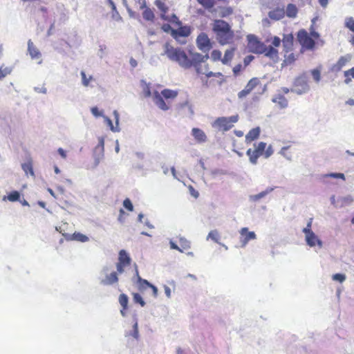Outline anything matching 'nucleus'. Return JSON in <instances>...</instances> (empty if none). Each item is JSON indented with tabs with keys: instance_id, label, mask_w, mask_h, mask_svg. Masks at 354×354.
I'll return each instance as SVG.
<instances>
[{
	"instance_id": "nucleus-63",
	"label": "nucleus",
	"mask_w": 354,
	"mask_h": 354,
	"mask_svg": "<svg viewBox=\"0 0 354 354\" xmlns=\"http://www.w3.org/2000/svg\"><path fill=\"white\" fill-rule=\"evenodd\" d=\"M318 2L323 8H326L328 4V0H318Z\"/></svg>"
},
{
	"instance_id": "nucleus-33",
	"label": "nucleus",
	"mask_w": 354,
	"mask_h": 354,
	"mask_svg": "<svg viewBox=\"0 0 354 354\" xmlns=\"http://www.w3.org/2000/svg\"><path fill=\"white\" fill-rule=\"evenodd\" d=\"M197 2L207 10H211L215 6V0H196Z\"/></svg>"
},
{
	"instance_id": "nucleus-9",
	"label": "nucleus",
	"mask_w": 354,
	"mask_h": 354,
	"mask_svg": "<svg viewBox=\"0 0 354 354\" xmlns=\"http://www.w3.org/2000/svg\"><path fill=\"white\" fill-rule=\"evenodd\" d=\"M248 48L249 51L254 54H262L265 49V44L260 41L258 37L254 35H249L247 37Z\"/></svg>"
},
{
	"instance_id": "nucleus-51",
	"label": "nucleus",
	"mask_w": 354,
	"mask_h": 354,
	"mask_svg": "<svg viewBox=\"0 0 354 354\" xmlns=\"http://www.w3.org/2000/svg\"><path fill=\"white\" fill-rule=\"evenodd\" d=\"M268 192H267V191L261 192L259 193L258 194L252 195L250 196V199L253 201H257L259 199H261V198H263L264 196H266V194H268Z\"/></svg>"
},
{
	"instance_id": "nucleus-41",
	"label": "nucleus",
	"mask_w": 354,
	"mask_h": 354,
	"mask_svg": "<svg viewBox=\"0 0 354 354\" xmlns=\"http://www.w3.org/2000/svg\"><path fill=\"white\" fill-rule=\"evenodd\" d=\"M344 26L354 33V18L352 17H346L345 19Z\"/></svg>"
},
{
	"instance_id": "nucleus-58",
	"label": "nucleus",
	"mask_w": 354,
	"mask_h": 354,
	"mask_svg": "<svg viewBox=\"0 0 354 354\" xmlns=\"http://www.w3.org/2000/svg\"><path fill=\"white\" fill-rule=\"evenodd\" d=\"M311 225H312V218L310 219V221L307 223L306 227L303 229V232L304 234H306V233H309L310 232H313L311 230Z\"/></svg>"
},
{
	"instance_id": "nucleus-11",
	"label": "nucleus",
	"mask_w": 354,
	"mask_h": 354,
	"mask_svg": "<svg viewBox=\"0 0 354 354\" xmlns=\"http://www.w3.org/2000/svg\"><path fill=\"white\" fill-rule=\"evenodd\" d=\"M293 86L294 88L292 89V91H294L297 94L301 95L307 92L309 89L307 77L305 75L297 77L295 80Z\"/></svg>"
},
{
	"instance_id": "nucleus-36",
	"label": "nucleus",
	"mask_w": 354,
	"mask_h": 354,
	"mask_svg": "<svg viewBox=\"0 0 354 354\" xmlns=\"http://www.w3.org/2000/svg\"><path fill=\"white\" fill-rule=\"evenodd\" d=\"M127 337H132L136 339H139V332H138V324L137 320L135 321V323L133 325V330L132 331L128 333L126 335Z\"/></svg>"
},
{
	"instance_id": "nucleus-5",
	"label": "nucleus",
	"mask_w": 354,
	"mask_h": 354,
	"mask_svg": "<svg viewBox=\"0 0 354 354\" xmlns=\"http://www.w3.org/2000/svg\"><path fill=\"white\" fill-rule=\"evenodd\" d=\"M319 37V34L313 28H310L309 33L305 29H301L297 33V41L304 50H313L315 47L316 41Z\"/></svg>"
},
{
	"instance_id": "nucleus-17",
	"label": "nucleus",
	"mask_w": 354,
	"mask_h": 354,
	"mask_svg": "<svg viewBox=\"0 0 354 354\" xmlns=\"http://www.w3.org/2000/svg\"><path fill=\"white\" fill-rule=\"evenodd\" d=\"M306 241L307 244L310 247H314L316 245L320 248L322 246V241L315 235L313 232L306 233Z\"/></svg>"
},
{
	"instance_id": "nucleus-52",
	"label": "nucleus",
	"mask_w": 354,
	"mask_h": 354,
	"mask_svg": "<svg viewBox=\"0 0 354 354\" xmlns=\"http://www.w3.org/2000/svg\"><path fill=\"white\" fill-rule=\"evenodd\" d=\"M123 205L124 207L129 211L130 212H132L133 209V204L131 203V201H130L129 198H126L124 201H123Z\"/></svg>"
},
{
	"instance_id": "nucleus-16",
	"label": "nucleus",
	"mask_w": 354,
	"mask_h": 354,
	"mask_svg": "<svg viewBox=\"0 0 354 354\" xmlns=\"http://www.w3.org/2000/svg\"><path fill=\"white\" fill-rule=\"evenodd\" d=\"M178 28L172 30V37L175 39H178L180 37H188L191 34V28L188 26H177Z\"/></svg>"
},
{
	"instance_id": "nucleus-59",
	"label": "nucleus",
	"mask_w": 354,
	"mask_h": 354,
	"mask_svg": "<svg viewBox=\"0 0 354 354\" xmlns=\"http://www.w3.org/2000/svg\"><path fill=\"white\" fill-rule=\"evenodd\" d=\"M328 176L333 178H341L343 180L345 179L344 174L342 173H332L330 174Z\"/></svg>"
},
{
	"instance_id": "nucleus-3",
	"label": "nucleus",
	"mask_w": 354,
	"mask_h": 354,
	"mask_svg": "<svg viewBox=\"0 0 354 354\" xmlns=\"http://www.w3.org/2000/svg\"><path fill=\"white\" fill-rule=\"evenodd\" d=\"M212 30L221 45H225L232 41L234 34L230 24L224 20L216 19Z\"/></svg>"
},
{
	"instance_id": "nucleus-48",
	"label": "nucleus",
	"mask_w": 354,
	"mask_h": 354,
	"mask_svg": "<svg viewBox=\"0 0 354 354\" xmlns=\"http://www.w3.org/2000/svg\"><path fill=\"white\" fill-rule=\"evenodd\" d=\"M73 238L75 240L80 241V242H86L88 240V238L80 232L74 233L73 234Z\"/></svg>"
},
{
	"instance_id": "nucleus-60",
	"label": "nucleus",
	"mask_w": 354,
	"mask_h": 354,
	"mask_svg": "<svg viewBox=\"0 0 354 354\" xmlns=\"http://www.w3.org/2000/svg\"><path fill=\"white\" fill-rule=\"evenodd\" d=\"M254 56L248 55L244 58L243 62L245 66L250 64V63L253 60Z\"/></svg>"
},
{
	"instance_id": "nucleus-22",
	"label": "nucleus",
	"mask_w": 354,
	"mask_h": 354,
	"mask_svg": "<svg viewBox=\"0 0 354 354\" xmlns=\"http://www.w3.org/2000/svg\"><path fill=\"white\" fill-rule=\"evenodd\" d=\"M260 132L261 130L259 127L252 129L245 136V142L249 144L257 140L259 137Z\"/></svg>"
},
{
	"instance_id": "nucleus-43",
	"label": "nucleus",
	"mask_w": 354,
	"mask_h": 354,
	"mask_svg": "<svg viewBox=\"0 0 354 354\" xmlns=\"http://www.w3.org/2000/svg\"><path fill=\"white\" fill-rule=\"evenodd\" d=\"M12 72V68L0 66V80L10 75Z\"/></svg>"
},
{
	"instance_id": "nucleus-54",
	"label": "nucleus",
	"mask_w": 354,
	"mask_h": 354,
	"mask_svg": "<svg viewBox=\"0 0 354 354\" xmlns=\"http://www.w3.org/2000/svg\"><path fill=\"white\" fill-rule=\"evenodd\" d=\"M99 148L102 151L104 149V138L103 136L98 137V144L96 146V149Z\"/></svg>"
},
{
	"instance_id": "nucleus-38",
	"label": "nucleus",
	"mask_w": 354,
	"mask_h": 354,
	"mask_svg": "<svg viewBox=\"0 0 354 354\" xmlns=\"http://www.w3.org/2000/svg\"><path fill=\"white\" fill-rule=\"evenodd\" d=\"M8 199L10 202H15L19 200L20 194L18 191H12L7 196L3 197V200Z\"/></svg>"
},
{
	"instance_id": "nucleus-23",
	"label": "nucleus",
	"mask_w": 354,
	"mask_h": 354,
	"mask_svg": "<svg viewBox=\"0 0 354 354\" xmlns=\"http://www.w3.org/2000/svg\"><path fill=\"white\" fill-rule=\"evenodd\" d=\"M295 153V149L291 145L283 147L281 149L279 153L288 160H291Z\"/></svg>"
},
{
	"instance_id": "nucleus-26",
	"label": "nucleus",
	"mask_w": 354,
	"mask_h": 354,
	"mask_svg": "<svg viewBox=\"0 0 354 354\" xmlns=\"http://www.w3.org/2000/svg\"><path fill=\"white\" fill-rule=\"evenodd\" d=\"M192 135L198 142H204L207 140V136L204 131L198 128H194L192 129Z\"/></svg>"
},
{
	"instance_id": "nucleus-57",
	"label": "nucleus",
	"mask_w": 354,
	"mask_h": 354,
	"mask_svg": "<svg viewBox=\"0 0 354 354\" xmlns=\"http://www.w3.org/2000/svg\"><path fill=\"white\" fill-rule=\"evenodd\" d=\"M281 42H282V40L279 37L274 36L272 39V45L273 47H279L281 44Z\"/></svg>"
},
{
	"instance_id": "nucleus-39",
	"label": "nucleus",
	"mask_w": 354,
	"mask_h": 354,
	"mask_svg": "<svg viewBox=\"0 0 354 354\" xmlns=\"http://www.w3.org/2000/svg\"><path fill=\"white\" fill-rule=\"evenodd\" d=\"M141 86L142 88V93L145 97H149L151 95V86L149 84H147L146 82L142 80Z\"/></svg>"
},
{
	"instance_id": "nucleus-56",
	"label": "nucleus",
	"mask_w": 354,
	"mask_h": 354,
	"mask_svg": "<svg viewBox=\"0 0 354 354\" xmlns=\"http://www.w3.org/2000/svg\"><path fill=\"white\" fill-rule=\"evenodd\" d=\"M127 266L125 264H122L121 263L118 262L116 264L117 273L122 274L124 271V268Z\"/></svg>"
},
{
	"instance_id": "nucleus-19",
	"label": "nucleus",
	"mask_w": 354,
	"mask_h": 354,
	"mask_svg": "<svg viewBox=\"0 0 354 354\" xmlns=\"http://www.w3.org/2000/svg\"><path fill=\"white\" fill-rule=\"evenodd\" d=\"M268 17L275 21H279L285 17V10L283 8H275L268 12Z\"/></svg>"
},
{
	"instance_id": "nucleus-8",
	"label": "nucleus",
	"mask_w": 354,
	"mask_h": 354,
	"mask_svg": "<svg viewBox=\"0 0 354 354\" xmlns=\"http://www.w3.org/2000/svg\"><path fill=\"white\" fill-rule=\"evenodd\" d=\"M238 114L230 117L218 118L214 122V126L221 131H227L231 129L235 123L239 121Z\"/></svg>"
},
{
	"instance_id": "nucleus-40",
	"label": "nucleus",
	"mask_w": 354,
	"mask_h": 354,
	"mask_svg": "<svg viewBox=\"0 0 354 354\" xmlns=\"http://www.w3.org/2000/svg\"><path fill=\"white\" fill-rule=\"evenodd\" d=\"M344 75L345 77V83L348 84L351 81L352 78H354V67L349 70L345 71Z\"/></svg>"
},
{
	"instance_id": "nucleus-45",
	"label": "nucleus",
	"mask_w": 354,
	"mask_h": 354,
	"mask_svg": "<svg viewBox=\"0 0 354 354\" xmlns=\"http://www.w3.org/2000/svg\"><path fill=\"white\" fill-rule=\"evenodd\" d=\"M222 53L219 50H213L211 53V59L214 61V62H216V61H221L222 59Z\"/></svg>"
},
{
	"instance_id": "nucleus-42",
	"label": "nucleus",
	"mask_w": 354,
	"mask_h": 354,
	"mask_svg": "<svg viewBox=\"0 0 354 354\" xmlns=\"http://www.w3.org/2000/svg\"><path fill=\"white\" fill-rule=\"evenodd\" d=\"M133 301L136 304H139L142 307H144L146 304L145 301L139 293L134 292L132 294Z\"/></svg>"
},
{
	"instance_id": "nucleus-21",
	"label": "nucleus",
	"mask_w": 354,
	"mask_h": 354,
	"mask_svg": "<svg viewBox=\"0 0 354 354\" xmlns=\"http://www.w3.org/2000/svg\"><path fill=\"white\" fill-rule=\"evenodd\" d=\"M272 102L277 104L280 109H285L288 105V100L282 93L276 94L272 99Z\"/></svg>"
},
{
	"instance_id": "nucleus-29",
	"label": "nucleus",
	"mask_w": 354,
	"mask_h": 354,
	"mask_svg": "<svg viewBox=\"0 0 354 354\" xmlns=\"http://www.w3.org/2000/svg\"><path fill=\"white\" fill-rule=\"evenodd\" d=\"M113 114L115 115L116 126H114L110 118H109L108 117H105L104 120H105L106 124L110 127V129L112 131H119V128H118L119 114L117 112V111H114Z\"/></svg>"
},
{
	"instance_id": "nucleus-20",
	"label": "nucleus",
	"mask_w": 354,
	"mask_h": 354,
	"mask_svg": "<svg viewBox=\"0 0 354 354\" xmlns=\"http://www.w3.org/2000/svg\"><path fill=\"white\" fill-rule=\"evenodd\" d=\"M350 59L351 57L349 55L340 57L337 62L333 65L332 71L334 72L340 71L342 68L350 61Z\"/></svg>"
},
{
	"instance_id": "nucleus-12",
	"label": "nucleus",
	"mask_w": 354,
	"mask_h": 354,
	"mask_svg": "<svg viewBox=\"0 0 354 354\" xmlns=\"http://www.w3.org/2000/svg\"><path fill=\"white\" fill-rule=\"evenodd\" d=\"M260 84L261 82L259 78H252L251 80H249L245 88L238 93V97L239 99H243L245 97L254 89V88L257 86L259 85Z\"/></svg>"
},
{
	"instance_id": "nucleus-44",
	"label": "nucleus",
	"mask_w": 354,
	"mask_h": 354,
	"mask_svg": "<svg viewBox=\"0 0 354 354\" xmlns=\"http://www.w3.org/2000/svg\"><path fill=\"white\" fill-rule=\"evenodd\" d=\"M219 237V233L216 230L210 231L207 235V239H210L216 243H218Z\"/></svg>"
},
{
	"instance_id": "nucleus-62",
	"label": "nucleus",
	"mask_w": 354,
	"mask_h": 354,
	"mask_svg": "<svg viewBox=\"0 0 354 354\" xmlns=\"http://www.w3.org/2000/svg\"><path fill=\"white\" fill-rule=\"evenodd\" d=\"M241 64H237L233 68V73L234 75H237L241 70Z\"/></svg>"
},
{
	"instance_id": "nucleus-37",
	"label": "nucleus",
	"mask_w": 354,
	"mask_h": 354,
	"mask_svg": "<svg viewBox=\"0 0 354 354\" xmlns=\"http://www.w3.org/2000/svg\"><path fill=\"white\" fill-rule=\"evenodd\" d=\"M23 170L26 174H30L31 176H34V171L32 168V163L31 160H28L26 162L22 164L21 165Z\"/></svg>"
},
{
	"instance_id": "nucleus-15",
	"label": "nucleus",
	"mask_w": 354,
	"mask_h": 354,
	"mask_svg": "<svg viewBox=\"0 0 354 354\" xmlns=\"http://www.w3.org/2000/svg\"><path fill=\"white\" fill-rule=\"evenodd\" d=\"M283 50L288 53L294 49V37L292 33L283 34L282 38Z\"/></svg>"
},
{
	"instance_id": "nucleus-13",
	"label": "nucleus",
	"mask_w": 354,
	"mask_h": 354,
	"mask_svg": "<svg viewBox=\"0 0 354 354\" xmlns=\"http://www.w3.org/2000/svg\"><path fill=\"white\" fill-rule=\"evenodd\" d=\"M239 234L241 247L242 248L245 247L250 241L256 239L257 238V235L254 232H250L248 227H242L239 230Z\"/></svg>"
},
{
	"instance_id": "nucleus-61",
	"label": "nucleus",
	"mask_w": 354,
	"mask_h": 354,
	"mask_svg": "<svg viewBox=\"0 0 354 354\" xmlns=\"http://www.w3.org/2000/svg\"><path fill=\"white\" fill-rule=\"evenodd\" d=\"M91 113H93V115L96 117L100 116L102 115V113L99 111L97 107L95 106L91 108Z\"/></svg>"
},
{
	"instance_id": "nucleus-35",
	"label": "nucleus",
	"mask_w": 354,
	"mask_h": 354,
	"mask_svg": "<svg viewBox=\"0 0 354 354\" xmlns=\"http://www.w3.org/2000/svg\"><path fill=\"white\" fill-rule=\"evenodd\" d=\"M296 60V55L292 51L288 53H284V60L285 64L288 65L292 64Z\"/></svg>"
},
{
	"instance_id": "nucleus-7",
	"label": "nucleus",
	"mask_w": 354,
	"mask_h": 354,
	"mask_svg": "<svg viewBox=\"0 0 354 354\" xmlns=\"http://www.w3.org/2000/svg\"><path fill=\"white\" fill-rule=\"evenodd\" d=\"M154 4L160 12V17L162 20L176 26H180L181 24V21L176 14L172 13L171 15H168L169 8L166 3V0H156L154 1Z\"/></svg>"
},
{
	"instance_id": "nucleus-28",
	"label": "nucleus",
	"mask_w": 354,
	"mask_h": 354,
	"mask_svg": "<svg viewBox=\"0 0 354 354\" xmlns=\"http://www.w3.org/2000/svg\"><path fill=\"white\" fill-rule=\"evenodd\" d=\"M118 281V273L113 272L110 274L106 276L104 279H102L101 283L103 285H112Z\"/></svg>"
},
{
	"instance_id": "nucleus-6",
	"label": "nucleus",
	"mask_w": 354,
	"mask_h": 354,
	"mask_svg": "<svg viewBox=\"0 0 354 354\" xmlns=\"http://www.w3.org/2000/svg\"><path fill=\"white\" fill-rule=\"evenodd\" d=\"M177 95L178 92L176 91L165 88L160 93L158 91H155L153 93V100L159 109L167 111L169 109V105L165 102L164 99L167 100L169 103V100H174Z\"/></svg>"
},
{
	"instance_id": "nucleus-30",
	"label": "nucleus",
	"mask_w": 354,
	"mask_h": 354,
	"mask_svg": "<svg viewBox=\"0 0 354 354\" xmlns=\"http://www.w3.org/2000/svg\"><path fill=\"white\" fill-rule=\"evenodd\" d=\"M118 262L122 264L129 266L131 263V258L127 252L124 250H121L119 252Z\"/></svg>"
},
{
	"instance_id": "nucleus-25",
	"label": "nucleus",
	"mask_w": 354,
	"mask_h": 354,
	"mask_svg": "<svg viewBox=\"0 0 354 354\" xmlns=\"http://www.w3.org/2000/svg\"><path fill=\"white\" fill-rule=\"evenodd\" d=\"M298 14V8L295 4L288 3L285 10V15L289 18H295Z\"/></svg>"
},
{
	"instance_id": "nucleus-64",
	"label": "nucleus",
	"mask_w": 354,
	"mask_h": 354,
	"mask_svg": "<svg viewBox=\"0 0 354 354\" xmlns=\"http://www.w3.org/2000/svg\"><path fill=\"white\" fill-rule=\"evenodd\" d=\"M343 201L345 204H350L353 201V199L351 196H347L344 198Z\"/></svg>"
},
{
	"instance_id": "nucleus-27",
	"label": "nucleus",
	"mask_w": 354,
	"mask_h": 354,
	"mask_svg": "<svg viewBox=\"0 0 354 354\" xmlns=\"http://www.w3.org/2000/svg\"><path fill=\"white\" fill-rule=\"evenodd\" d=\"M28 50L32 59H39L41 57L39 50L36 48L31 40L28 41Z\"/></svg>"
},
{
	"instance_id": "nucleus-49",
	"label": "nucleus",
	"mask_w": 354,
	"mask_h": 354,
	"mask_svg": "<svg viewBox=\"0 0 354 354\" xmlns=\"http://www.w3.org/2000/svg\"><path fill=\"white\" fill-rule=\"evenodd\" d=\"M207 82L208 81L209 82V84H208L207 85H203V86L206 87V88H208V87H210V86H216V85H218V86H221L223 83H218L216 82V78L215 77H207Z\"/></svg>"
},
{
	"instance_id": "nucleus-47",
	"label": "nucleus",
	"mask_w": 354,
	"mask_h": 354,
	"mask_svg": "<svg viewBox=\"0 0 354 354\" xmlns=\"http://www.w3.org/2000/svg\"><path fill=\"white\" fill-rule=\"evenodd\" d=\"M311 75L316 82H319L321 80V70L315 68L311 71Z\"/></svg>"
},
{
	"instance_id": "nucleus-4",
	"label": "nucleus",
	"mask_w": 354,
	"mask_h": 354,
	"mask_svg": "<svg viewBox=\"0 0 354 354\" xmlns=\"http://www.w3.org/2000/svg\"><path fill=\"white\" fill-rule=\"evenodd\" d=\"M274 153L273 148L271 145L267 146L264 142L254 143L253 148H249L246 151V155L249 158L250 162L252 165H257L259 157L263 156L264 158H268Z\"/></svg>"
},
{
	"instance_id": "nucleus-32",
	"label": "nucleus",
	"mask_w": 354,
	"mask_h": 354,
	"mask_svg": "<svg viewBox=\"0 0 354 354\" xmlns=\"http://www.w3.org/2000/svg\"><path fill=\"white\" fill-rule=\"evenodd\" d=\"M142 17L145 20L148 21H153L155 19L153 11L150 8L146 6H145V10L142 12Z\"/></svg>"
},
{
	"instance_id": "nucleus-10",
	"label": "nucleus",
	"mask_w": 354,
	"mask_h": 354,
	"mask_svg": "<svg viewBox=\"0 0 354 354\" xmlns=\"http://www.w3.org/2000/svg\"><path fill=\"white\" fill-rule=\"evenodd\" d=\"M136 275L137 277L136 280V286L138 290L140 292H143L145 290H146L147 288H151L152 290V295L154 298H156L158 297V288L149 283L147 280L142 279L140 275L138 270H136Z\"/></svg>"
},
{
	"instance_id": "nucleus-55",
	"label": "nucleus",
	"mask_w": 354,
	"mask_h": 354,
	"mask_svg": "<svg viewBox=\"0 0 354 354\" xmlns=\"http://www.w3.org/2000/svg\"><path fill=\"white\" fill-rule=\"evenodd\" d=\"M161 29L165 32H167V33L170 32L171 36H172V30H174V29H173L171 28V26L169 24H162V26H161Z\"/></svg>"
},
{
	"instance_id": "nucleus-14",
	"label": "nucleus",
	"mask_w": 354,
	"mask_h": 354,
	"mask_svg": "<svg viewBox=\"0 0 354 354\" xmlns=\"http://www.w3.org/2000/svg\"><path fill=\"white\" fill-rule=\"evenodd\" d=\"M196 44L201 50H209L212 48V44L207 34L202 32L196 39Z\"/></svg>"
},
{
	"instance_id": "nucleus-31",
	"label": "nucleus",
	"mask_w": 354,
	"mask_h": 354,
	"mask_svg": "<svg viewBox=\"0 0 354 354\" xmlns=\"http://www.w3.org/2000/svg\"><path fill=\"white\" fill-rule=\"evenodd\" d=\"M235 51V48H231L225 50L223 57L221 59V62L224 64H228L232 61L234 54Z\"/></svg>"
},
{
	"instance_id": "nucleus-18",
	"label": "nucleus",
	"mask_w": 354,
	"mask_h": 354,
	"mask_svg": "<svg viewBox=\"0 0 354 354\" xmlns=\"http://www.w3.org/2000/svg\"><path fill=\"white\" fill-rule=\"evenodd\" d=\"M264 55L273 61H277L279 58L278 50L272 46H267L265 45V49H263Z\"/></svg>"
},
{
	"instance_id": "nucleus-34",
	"label": "nucleus",
	"mask_w": 354,
	"mask_h": 354,
	"mask_svg": "<svg viewBox=\"0 0 354 354\" xmlns=\"http://www.w3.org/2000/svg\"><path fill=\"white\" fill-rule=\"evenodd\" d=\"M180 252H185L190 248V242L185 238L179 239Z\"/></svg>"
},
{
	"instance_id": "nucleus-24",
	"label": "nucleus",
	"mask_w": 354,
	"mask_h": 354,
	"mask_svg": "<svg viewBox=\"0 0 354 354\" xmlns=\"http://www.w3.org/2000/svg\"><path fill=\"white\" fill-rule=\"evenodd\" d=\"M119 303L122 306V309L120 310V313L122 316L126 315V311L128 309V303H129V298L127 295L122 293L119 296Z\"/></svg>"
},
{
	"instance_id": "nucleus-46",
	"label": "nucleus",
	"mask_w": 354,
	"mask_h": 354,
	"mask_svg": "<svg viewBox=\"0 0 354 354\" xmlns=\"http://www.w3.org/2000/svg\"><path fill=\"white\" fill-rule=\"evenodd\" d=\"M233 13V9L231 7H223L221 10V17H226Z\"/></svg>"
},
{
	"instance_id": "nucleus-53",
	"label": "nucleus",
	"mask_w": 354,
	"mask_h": 354,
	"mask_svg": "<svg viewBox=\"0 0 354 354\" xmlns=\"http://www.w3.org/2000/svg\"><path fill=\"white\" fill-rule=\"evenodd\" d=\"M333 279L335 281H338L340 283H342L346 279V276L343 274L337 273L333 275Z\"/></svg>"
},
{
	"instance_id": "nucleus-1",
	"label": "nucleus",
	"mask_w": 354,
	"mask_h": 354,
	"mask_svg": "<svg viewBox=\"0 0 354 354\" xmlns=\"http://www.w3.org/2000/svg\"><path fill=\"white\" fill-rule=\"evenodd\" d=\"M204 56L198 53H192V66L199 77L203 85H207L209 82L207 77H215L219 84L226 82L225 75L220 72H212L209 70L208 64L204 62Z\"/></svg>"
},
{
	"instance_id": "nucleus-50",
	"label": "nucleus",
	"mask_w": 354,
	"mask_h": 354,
	"mask_svg": "<svg viewBox=\"0 0 354 354\" xmlns=\"http://www.w3.org/2000/svg\"><path fill=\"white\" fill-rule=\"evenodd\" d=\"M81 76L82 80V84L85 86H88L89 84L90 81L93 79L91 76H90L88 78L86 77L85 72L82 71L81 72Z\"/></svg>"
},
{
	"instance_id": "nucleus-2",
	"label": "nucleus",
	"mask_w": 354,
	"mask_h": 354,
	"mask_svg": "<svg viewBox=\"0 0 354 354\" xmlns=\"http://www.w3.org/2000/svg\"><path fill=\"white\" fill-rule=\"evenodd\" d=\"M165 55L172 62H177L181 67L187 69L192 66V57L189 58L185 50L174 48L169 43L164 45Z\"/></svg>"
}]
</instances>
